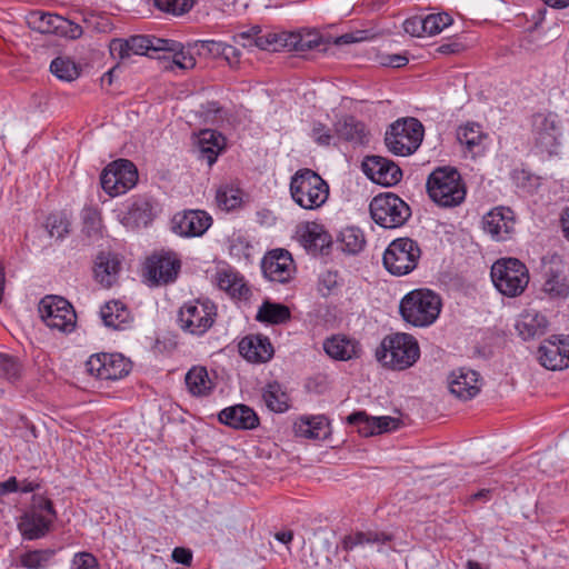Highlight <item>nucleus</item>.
I'll list each match as a JSON object with an SVG mask.
<instances>
[{
    "mask_svg": "<svg viewBox=\"0 0 569 569\" xmlns=\"http://www.w3.org/2000/svg\"><path fill=\"white\" fill-rule=\"evenodd\" d=\"M427 192L440 207L452 208L463 202L466 188L457 169L441 167L435 169L427 179Z\"/></svg>",
    "mask_w": 569,
    "mask_h": 569,
    "instance_id": "nucleus-1",
    "label": "nucleus"
},
{
    "mask_svg": "<svg viewBox=\"0 0 569 569\" xmlns=\"http://www.w3.org/2000/svg\"><path fill=\"white\" fill-rule=\"evenodd\" d=\"M399 310L406 322L428 327L439 317L441 299L429 289H416L401 299Z\"/></svg>",
    "mask_w": 569,
    "mask_h": 569,
    "instance_id": "nucleus-2",
    "label": "nucleus"
},
{
    "mask_svg": "<svg viewBox=\"0 0 569 569\" xmlns=\"http://www.w3.org/2000/svg\"><path fill=\"white\" fill-rule=\"evenodd\" d=\"M292 200L306 210L322 207L329 197L328 183L313 170L299 169L290 180Z\"/></svg>",
    "mask_w": 569,
    "mask_h": 569,
    "instance_id": "nucleus-3",
    "label": "nucleus"
},
{
    "mask_svg": "<svg viewBox=\"0 0 569 569\" xmlns=\"http://www.w3.org/2000/svg\"><path fill=\"white\" fill-rule=\"evenodd\" d=\"M419 357L420 348L416 338L401 332L385 337L377 350L378 360L395 370L410 368Z\"/></svg>",
    "mask_w": 569,
    "mask_h": 569,
    "instance_id": "nucleus-4",
    "label": "nucleus"
},
{
    "mask_svg": "<svg viewBox=\"0 0 569 569\" xmlns=\"http://www.w3.org/2000/svg\"><path fill=\"white\" fill-rule=\"evenodd\" d=\"M423 133V126L418 119H399L388 128L385 143L393 154L409 156L420 147Z\"/></svg>",
    "mask_w": 569,
    "mask_h": 569,
    "instance_id": "nucleus-5",
    "label": "nucleus"
},
{
    "mask_svg": "<svg viewBox=\"0 0 569 569\" xmlns=\"http://www.w3.org/2000/svg\"><path fill=\"white\" fill-rule=\"evenodd\" d=\"M369 210L372 220L386 229L399 228L411 217L409 204L392 192L376 196L370 202Z\"/></svg>",
    "mask_w": 569,
    "mask_h": 569,
    "instance_id": "nucleus-6",
    "label": "nucleus"
},
{
    "mask_svg": "<svg viewBox=\"0 0 569 569\" xmlns=\"http://www.w3.org/2000/svg\"><path fill=\"white\" fill-rule=\"evenodd\" d=\"M490 273L495 287L507 297L519 296L529 282L527 267L516 258L496 261Z\"/></svg>",
    "mask_w": 569,
    "mask_h": 569,
    "instance_id": "nucleus-7",
    "label": "nucleus"
},
{
    "mask_svg": "<svg viewBox=\"0 0 569 569\" xmlns=\"http://www.w3.org/2000/svg\"><path fill=\"white\" fill-rule=\"evenodd\" d=\"M421 257L418 242L411 238H398L390 242L383 253V266L393 276L413 271Z\"/></svg>",
    "mask_w": 569,
    "mask_h": 569,
    "instance_id": "nucleus-8",
    "label": "nucleus"
},
{
    "mask_svg": "<svg viewBox=\"0 0 569 569\" xmlns=\"http://www.w3.org/2000/svg\"><path fill=\"white\" fill-rule=\"evenodd\" d=\"M217 307L210 300H192L186 302L179 310L180 328L188 333L202 336L213 325Z\"/></svg>",
    "mask_w": 569,
    "mask_h": 569,
    "instance_id": "nucleus-9",
    "label": "nucleus"
},
{
    "mask_svg": "<svg viewBox=\"0 0 569 569\" xmlns=\"http://www.w3.org/2000/svg\"><path fill=\"white\" fill-rule=\"evenodd\" d=\"M39 312L44 323L51 329L70 333L76 328V311L63 297L46 296L39 303Z\"/></svg>",
    "mask_w": 569,
    "mask_h": 569,
    "instance_id": "nucleus-10",
    "label": "nucleus"
},
{
    "mask_svg": "<svg viewBox=\"0 0 569 569\" xmlns=\"http://www.w3.org/2000/svg\"><path fill=\"white\" fill-rule=\"evenodd\" d=\"M57 518L53 503L50 499L39 497L32 509L27 512L19 523L24 539L36 540L44 537Z\"/></svg>",
    "mask_w": 569,
    "mask_h": 569,
    "instance_id": "nucleus-11",
    "label": "nucleus"
},
{
    "mask_svg": "<svg viewBox=\"0 0 569 569\" xmlns=\"http://www.w3.org/2000/svg\"><path fill=\"white\" fill-rule=\"evenodd\" d=\"M174 43L166 39L148 36H132L129 39H113L110 44V53L113 58L124 60L131 54L154 57L156 52L173 50Z\"/></svg>",
    "mask_w": 569,
    "mask_h": 569,
    "instance_id": "nucleus-12",
    "label": "nucleus"
},
{
    "mask_svg": "<svg viewBox=\"0 0 569 569\" xmlns=\"http://www.w3.org/2000/svg\"><path fill=\"white\" fill-rule=\"evenodd\" d=\"M144 270V276L151 284L166 286L177 280L181 270V259L174 251H156L147 258Z\"/></svg>",
    "mask_w": 569,
    "mask_h": 569,
    "instance_id": "nucleus-13",
    "label": "nucleus"
},
{
    "mask_svg": "<svg viewBox=\"0 0 569 569\" xmlns=\"http://www.w3.org/2000/svg\"><path fill=\"white\" fill-rule=\"evenodd\" d=\"M87 371L101 380H118L130 372L131 363L119 353H99L86 362Z\"/></svg>",
    "mask_w": 569,
    "mask_h": 569,
    "instance_id": "nucleus-14",
    "label": "nucleus"
},
{
    "mask_svg": "<svg viewBox=\"0 0 569 569\" xmlns=\"http://www.w3.org/2000/svg\"><path fill=\"white\" fill-rule=\"evenodd\" d=\"M365 174L375 183L391 187L402 178V170L392 160L381 156H367L362 161Z\"/></svg>",
    "mask_w": 569,
    "mask_h": 569,
    "instance_id": "nucleus-15",
    "label": "nucleus"
},
{
    "mask_svg": "<svg viewBox=\"0 0 569 569\" xmlns=\"http://www.w3.org/2000/svg\"><path fill=\"white\" fill-rule=\"evenodd\" d=\"M540 363L549 370H562L569 367V336L552 337L545 340L538 349Z\"/></svg>",
    "mask_w": 569,
    "mask_h": 569,
    "instance_id": "nucleus-16",
    "label": "nucleus"
},
{
    "mask_svg": "<svg viewBox=\"0 0 569 569\" xmlns=\"http://www.w3.org/2000/svg\"><path fill=\"white\" fill-rule=\"evenodd\" d=\"M261 269L270 281L286 283L295 271L293 259L288 250L274 249L263 257Z\"/></svg>",
    "mask_w": 569,
    "mask_h": 569,
    "instance_id": "nucleus-17",
    "label": "nucleus"
},
{
    "mask_svg": "<svg viewBox=\"0 0 569 569\" xmlns=\"http://www.w3.org/2000/svg\"><path fill=\"white\" fill-rule=\"evenodd\" d=\"M171 224L181 237H200L212 224V218L203 210H184L173 216Z\"/></svg>",
    "mask_w": 569,
    "mask_h": 569,
    "instance_id": "nucleus-18",
    "label": "nucleus"
},
{
    "mask_svg": "<svg viewBox=\"0 0 569 569\" xmlns=\"http://www.w3.org/2000/svg\"><path fill=\"white\" fill-rule=\"evenodd\" d=\"M532 136L535 147L541 153L552 154L558 144L559 128L555 118L542 113L532 117Z\"/></svg>",
    "mask_w": 569,
    "mask_h": 569,
    "instance_id": "nucleus-19",
    "label": "nucleus"
},
{
    "mask_svg": "<svg viewBox=\"0 0 569 569\" xmlns=\"http://www.w3.org/2000/svg\"><path fill=\"white\" fill-rule=\"evenodd\" d=\"M483 230L497 241H505L515 232L516 218L508 207H498L489 211L482 220Z\"/></svg>",
    "mask_w": 569,
    "mask_h": 569,
    "instance_id": "nucleus-20",
    "label": "nucleus"
},
{
    "mask_svg": "<svg viewBox=\"0 0 569 569\" xmlns=\"http://www.w3.org/2000/svg\"><path fill=\"white\" fill-rule=\"evenodd\" d=\"M218 418L221 423L239 430H252L260 423L256 411L241 403L222 409Z\"/></svg>",
    "mask_w": 569,
    "mask_h": 569,
    "instance_id": "nucleus-21",
    "label": "nucleus"
},
{
    "mask_svg": "<svg viewBox=\"0 0 569 569\" xmlns=\"http://www.w3.org/2000/svg\"><path fill=\"white\" fill-rule=\"evenodd\" d=\"M300 241L303 247L312 254L328 253L332 243L331 236L325 227L317 222H307L299 231Z\"/></svg>",
    "mask_w": 569,
    "mask_h": 569,
    "instance_id": "nucleus-22",
    "label": "nucleus"
},
{
    "mask_svg": "<svg viewBox=\"0 0 569 569\" xmlns=\"http://www.w3.org/2000/svg\"><path fill=\"white\" fill-rule=\"evenodd\" d=\"M449 389L462 400L473 398L479 391V373L471 369L460 368L450 375Z\"/></svg>",
    "mask_w": 569,
    "mask_h": 569,
    "instance_id": "nucleus-23",
    "label": "nucleus"
},
{
    "mask_svg": "<svg viewBox=\"0 0 569 569\" xmlns=\"http://www.w3.org/2000/svg\"><path fill=\"white\" fill-rule=\"evenodd\" d=\"M239 352L251 362H267L273 356L270 339L262 335L244 337L239 342Z\"/></svg>",
    "mask_w": 569,
    "mask_h": 569,
    "instance_id": "nucleus-24",
    "label": "nucleus"
},
{
    "mask_svg": "<svg viewBox=\"0 0 569 569\" xmlns=\"http://www.w3.org/2000/svg\"><path fill=\"white\" fill-rule=\"evenodd\" d=\"M121 262L117 254L111 252H100L94 262V278L104 288L112 287L118 279Z\"/></svg>",
    "mask_w": 569,
    "mask_h": 569,
    "instance_id": "nucleus-25",
    "label": "nucleus"
},
{
    "mask_svg": "<svg viewBox=\"0 0 569 569\" xmlns=\"http://www.w3.org/2000/svg\"><path fill=\"white\" fill-rule=\"evenodd\" d=\"M224 138L221 133L206 129L202 130L198 137V153L201 160H206L208 166L211 167L218 154L223 150Z\"/></svg>",
    "mask_w": 569,
    "mask_h": 569,
    "instance_id": "nucleus-26",
    "label": "nucleus"
},
{
    "mask_svg": "<svg viewBox=\"0 0 569 569\" xmlns=\"http://www.w3.org/2000/svg\"><path fill=\"white\" fill-rule=\"evenodd\" d=\"M100 317L106 327L116 330L126 329L132 320L129 309L119 300L106 302L100 309Z\"/></svg>",
    "mask_w": 569,
    "mask_h": 569,
    "instance_id": "nucleus-27",
    "label": "nucleus"
},
{
    "mask_svg": "<svg viewBox=\"0 0 569 569\" xmlns=\"http://www.w3.org/2000/svg\"><path fill=\"white\" fill-rule=\"evenodd\" d=\"M487 138L488 136L482 131L481 126L476 122H468L457 130V140L466 147V150L472 157L483 152Z\"/></svg>",
    "mask_w": 569,
    "mask_h": 569,
    "instance_id": "nucleus-28",
    "label": "nucleus"
},
{
    "mask_svg": "<svg viewBox=\"0 0 569 569\" xmlns=\"http://www.w3.org/2000/svg\"><path fill=\"white\" fill-rule=\"evenodd\" d=\"M336 134L355 144L368 142V132L363 122L357 120L353 116H345L335 123Z\"/></svg>",
    "mask_w": 569,
    "mask_h": 569,
    "instance_id": "nucleus-29",
    "label": "nucleus"
},
{
    "mask_svg": "<svg viewBox=\"0 0 569 569\" xmlns=\"http://www.w3.org/2000/svg\"><path fill=\"white\" fill-rule=\"evenodd\" d=\"M323 350L330 358L340 361H348L356 358L359 352L357 341L346 336H332L326 339Z\"/></svg>",
    "mask_w": 569,
    "mask_h": 569,
    "instance_id": "nucleus-30",
    "label": "nucleus"
},
{
    "mask_svg": "<svg viewBox=\"0 0 569 569\" xmlns=\"http://www.w3.org/2000/svg\"><path fill=\"white\" fill-rule=\"evenodd\" d=\"M328 420L325 416L301 417L295 422L296 436L307 439H323L328 433Z\"/></svg>",
    "mask_w": 569,
    "mask_h": 569,
    "instance_id": "nucleus-31",
    "label": "nucleus"
},
{
    "mask_svg": "<svg viewBox=\"0 0 569 569\" xmlns=\"http://www.w3.org/2000/svg\"><path fill=\"white\" fill-rule=\"evenodd\" d=\"M27 23L32 30L40 33L58 34L61 29L60 23H66V19L59 14L36 10L28 14Z\"/></svg>",
    "mask_w": 569,
    "mask_h": 569,
    "instance_id": "nucleus-32",
    "label": "nucleus"
},
{
    "mask_svg": "<svg viewBox=\"0 0 569 569\" xmlns=\"http://www.w3.org/2000/svg\"><path fill=\"white\" fill-rule=\"evenodd\" d=\"M113 169L119 187V194L126 193L129 189L133 188L138 181V171L136 166L127 159H119L110 163Z\"/></svg>",
    "mask_w": 569,
    "mask_h": 569,
    "instance_id": "nucleus-33",
    "label": "nucleus"
},
{
    "mask_svg": "<svg viewBox=\"0 0 569 569\" xmlns=\"http://www.w3.org/2000/svg\"><path fill=\"white\" fill-rule=\"evenodd\" d=\"M188 390L193 396H207L213 388V383L208 376V371L204 367L196 366L192 367L186 375L184 378Z\"/></svg>",
    "mask_w": 569,
    "mask_h": 569,
    "instance_id": "nucleus-34",
    "label": "nucleus"
},
{
    "mask_svg": "<svg viewBox=\"0 0 569 569\" xmlns=\"http://www.w3.org/2000/svg\"><path fill=\"white\" fill-rule=\"evenodd\" d=\"M391 540V536L386 532L378 531H357L348 535L342 539L341 546L346 551H351L356 547L372 545V543H386Z\"/></svg>",
    "mask_w": 569,
    "mask_h": 569,
    "instance_id": "nucleus-35",
    "label": "nucleus"
},
{
    "mask_svg": "<svg viewBox=\"0 0 569 569\" xmlns=\"http://www.w3.org/2000/svg\"><path fill=\"white\" fill-rule=\"evenodd\" d=\"M262 398L266 406L274 412H284L289 408V397L277 381L267 385Z\"/></svg>",
    "mask_w": 569,
    "mask_h": 569,
    "instance_id": "nucleus-36",
    "label": "nucleus"
},
{
    "mask_svg": "<svg viewBox=\"0 0 569 569\" xmlns=\"http://www.w3.org/2000/svg\"><path fill=\"white\" fill-rule=\"evenodd\" d=\"M291 317L290 310L287 306L264 301L259 308L257 320L260 322H268L272 325H280L287 322Z\"/></svg>",
    "mask_w": 569,
    "mask_h": 569,
    "instance_id": "nucleus-37",
    "label": "nucleus"
},
{
    "mask_svg": "<svg viewBox=\"0 0 569 569\" xmlns=\"http://www.w3.org/2000/svg\"><path fill=\"white\" fill-rule=\"evenodd\" d=\"M545 283L542 290L551 298H563L569 292V287L565 276L549 268L545 273Z\"/></svg>",
    "mask_w": 569,
    "mask_h": 569,
    "instance_id": "nucleus-38",
    "label": "nucleus"
},
{
    "mask_svg": "<svg viewBox=\"0 0 569 569\" xmlns=\"http://www.w3.org/2000/svg\"><path fill=\"white\" fill-rule=\"evenodd\" d=\"M239 39L243 40V47H258L262 50L278 51L280 43L278 37L274 33H261L260 30L256 31L253 36L250 33L242 32L238 36Z\"/></svg>",
    "mask_w": 569,
    "mask_h": 569,
    "instance_id": "nucleus-39",
    "label": "nucleus"
},
{
    "mask_svg": "<svg viewBox=\"0 0 569 569\" xmlns=\"http://www.w3.org/2000/svg\"><path fill=\"white\" fill-rule=\"evenodd\" d=\"M339 242L342 251L356 254L363 249L366 239L359 228L348 227L340 232Z\"/></svg>",
    "mask_w": 569,
    "mask_h": 569,
    "instance_id": "nucleus-40",
    "label": "nucleus"
},
{
    "mask_svg": "<svg viewBox=\"0 0 569 569\" xmlns=\"http://www.w3.org/2000/svg\"><path fill=\"white\" fill-rule=\"evenodd\" d=\"M321 40L319 32L315 30H303L291 33L287 46L292 47L296 51L303 52L318 48L321 44Z\"/></svg>",
    "mask_w": 569,
    "mask_h": 569,
    "instance_id": "nucleus-41",
    "label": "nucleus"
},
{
    "mask_svg": "<svg viewBox=\"0 0 569 569\" xmlns=\"http://www.w3.org/2000/svg\"><path fill=\"white\" fill-rule=\"evenodd\" d=\"M547 328V320L543 316H527L519 323L518 329L525 339L540 336Z\"/></svg>",
    "mask_w": 569,
    "mask_h": 569,
    "instance_id": "nucleus-42",
    "label": "nucleus"
},
{
    "mask_svg": "<svg viewBox=\"0 0 569 569\" xmlns=\"http://www.w3.org/2000/svg\"><path fill=\"white\" fill-rule=\"evenodd\" d=\"M241 192L232 186H221L216 193L218 206L227 211L233 210L241 204Z\"/></svg>",
    "mask_w": 569,
    "mask_h": 569,
    "instance_id": "nucleus-43",
    "label": "nucleus"
},
{
    "mask_svg": "<svg viewBox=\"0 0 569 569\" xmlns=\"http://www.w3.org/2000/svg\"><path fill=\"white\" fill-rule=\"evenodd\" d=\"M347 421L349 425L357 427L362 437L377 435L376 417H370L365 411L352 412L348 416Z\"/></svg>",
    "mask_w": 569,
    "mask_h": 569,
    "instance_id": "nucleus-44",
    "label": "nucleus"
},
{
    "mask_svg": "<svg viewBox=\"0 0 569 569\" xmlns=\"http://www.w3.org/2000/svg\"><path fill=\"white\" fill-rule=\"evenodd\" d=\"M50 71L57 78L64 81H72L79 76L76 64L71 60L63 58L53 59L50 64Z\"/></svg>",
    "mask_w": 569,
    "mask_h": 569,
    "instance_id": "nucleus-45",
    "label": "nucleus"
},
{
    "mask_svg": "<svg viewBox=\"0 0 569 569\" xmlns=\"http://www.w3.org/2000/svg\"><path fill=\"white\" fill-rule=\"evenodd\" d=\"M21 365L17 358L0 353V376L9 382H16L21 377Z\"/></svg>",
    "mask_w": 569,
    "mask_h": 569,
    "instance_id": "nucleus-46",
    "label": "nucleus"
},
{
    "mask_svg": "<svg viewBox=\"0 0 569 569\" xmlns=\"http://www.w3.org/2000/svg\"><path fill=\"white\" fill-rule=\"evenodd\" d=\"M194 4V0H154V6L167 13L181 16L188 12Z\"/></svg>",
    "mask_w": 569,
    "mask_h": 569,
    "instance_id": "nucleus-47",
    "label": "nucleus"
},
{
    "mask_svg": "<svg viewBox=\"0 0 569 569\" xmlns=\"http://www.w3.org/2000/svg\"><path fill=\"white\" fill-rule=\"evenodd\" d=\"M46 227L51 237H56L57 239L63 238L70 231V222L62 214H50L47 218Z\"/></svg>",
    "mask_w": 569,
    "mask_h": 569,
    "instance_id": "nucleus-48",
    "label": "nucleus"
},
{
    "mask_svg": "<svg viewBox=\"0 0 569 569\" xmlns=\"http://www.w3.org/2000/svg\"><path fill=\"white\" fill-rule=\"evenodd\" d=\"M452 23V18L443 12L429 14L425 18L426 34L433 36L440 33L446 27Z\"/></svg>",
    "mask_w": 569,
    "mask_h": 569,
    "instance_id": "nucleus-49",
    "label": "nucleus"
},
{
    "mask_svg": "<svg viewBox=\"0 0 569 569\" xmlns=\"http://www.w3.org/2000/svg\"><path fill=\"white\" fill-rule=\"evenodd\" d=\"M169 42L176 44L173 50H169L170 52L173 53L172 54L173 64H176L177 67H179L180 69H183V70L192 69L196 66V59L190 53V51L186 50L179 42L171 41V40H169Z\"/></svg>",
    "mask_w": 569,
    "mask_h": 569,
    "instance_id": "nucleus-50",
    "label": "nucleus"
},
{
    "mask_svg": "<svg viewBox=\"0 0 569 569\" xmlns=\"http://www.w3.org/2000/svg\"><path fill=\"white\" fill-rule=\"evenodd\" d=\"M53 553L51 550H32L21 556V565L24 568L38 569Z\"/></svg>",
    "mask_w": 569,
    "mask_h": 569,
    "instance_id": "nucleus-51",
    "label": "nucleus"
},
{
    "mask_svg": "<svg viewBox=\"0 0 569 569\" xmlns=\"http://www.w3.org/2000/svg\"><path fill=\"white\" fill-rule=\"evenodd\" d=\"M111 164L109 163L100 174V183L102 189L111 197L119 196V187H117V179L112 172Z\"/></svg>",
    "mask_w": 569,
    "mask_h": 569,
    "instance_id": "nucleus-52",
    "label": "nucleus"
},
{
    "mask_svg": "<svg viewBox=\"0 0 569 569\" xmlns=\"http://www.w3.org/2000/svg\"><path fill=\"white\" fill-rule=\"evenodd\" d=\"M73 569H99L98 559L87 551L77 552L72 559Z\"/></svg>",
    "mask_w": 569,
    "mask_h": 569,
    "instance_id": "nucleus-53",
    "label": "nucleus"
},
{
    "mask_svg": "<svg viewBox=\"0 0 569 569\" xmlns=\"http://www.w3.org/2000/svg\"><path fill=\"white\" fill-rule=\"evenodd\" d=\"M403 30L413 37L426 34L425 18L412 17L403 22Z\"/></svg>",
    "mask_w": 569,
    "mask_h": 569,
    "instance_id": "nucleus-54",
    "label": "nucleus"
},
{
    "mask_svg": "<svg viewBox=\"0 0 569 569\" xmlns=\"http://www.w3.org/2000/svg\"><path fill=\"white\" fill-rule=\"evenodd\" d=\"M200 113L213 122L222 119V108L217 101H208L201 104Z\"/></svg>",
    "mask_w": 569,
    "mask_h": 569,
    "instance_id": "nucleus-55",
    "label": "nucleus"
},
{
    "mask_svg": "<svg viewBox=\"0 0 569 569\" xmlns=\"http://www.w3.org/2000/svg\"><path fill=\"white\" fill-rule=\"evenodd\" d=\"M400 420L389 416L376 417L377 435L398 429Z\"/></svg>",
    "mask_w": 569,
    "mask_h": 569,
    "instance_id": "nucleus-56",
    "label": "nucleus"
},
{
    "mask_svg": "<svg viewBox=\"0 0 569 569\" xmlns=\"http://www.w3.org/2000/svg\"><path fill=\"white\" fill-rule=\"evenodd\" d=\"M61 29H59L58 34L63 36L70 39H78L82 36V28L66 19V23H60Z\"/></svg>",
    "mask_w": 569,
    "mask_h": 569,
    "instance_id": "nucleus-57",
    "label": "nucleus"
},
{
    "mask_svg": "<svg viewBox=\"0 0 569 569\" xmlns=\"http://www.w3.org/2000/svg\"><path fill=\"white\" fill-rule=\"evenodd\" d=\"M312 137L320 146H329L332 138L330 130L322 123H318L313 127Z\"/></svg>",
    "mask_w": 569,
    "mask_h": 569,
    "instance_id": "nucleus-58",
    "label": "nucleus"
},
{
    "mask_svg": "<svg viewBox=\"0 0 569 569\" xmlns=\"http://www.w3.org/2000/svg\"><path fill=\"white\" fill-rule=\"evenodd\" d=\"M319 284L328 290V292L336 289L339 284L338 271L327 270L320 274Z\"/></svg>",
    "mask_w": 569,
    "mask_h": 569,
    "instance_id": "nucleus-59",
    "label": "nucleus"
},
{
    "mask_svg": "<svg viewBox=\"0 0 569 569\" xmlns=\"http://www.w3.org/2000/svg\"><path fill=\"white\" fill-rule=\"evenodd\" d=\"M224 42L216 40H203L200 41V49L213 57H221L224 49Z\"/></svg>",
    "mask_w": 569,
    "mask_h": 569,
    "instance_id": "nucleus-60",
    "label": "nucleus"
},
{
    "mask_svg": "<svg viewBox=\"0 0 569 569\" xmlns=\"http://www.w3.org/2000/svg\"><path fill=\"white\" fill-rule=\"evenodd\" d=\"M171 558L177 563L190 566L192 563V551L188 548L176 547L172 551Z\"/></svg>",
    "mask_w": 569,
    "mask_h": 569,
    "instance_id": "nucleus-61",
    "label": "nucleus"
},
{
    "mask_svg": "<svg viewBox=\"0 0 569 569\" xmlns=\"http://www.w3.org/2000/svg\"><path fill=\"white\" fill-rule=\"evenodd\" d=\"M237 272L232 270H221L217 273V282L221 290L228 292L232 288V282L236 281Z\"/></svg>",
    "mask_w": 569,
    "mask_h": 569,
    "instance_id": "nucleus-62",
    "label": "nucleus"
},
{
    "mask_svg": "<svg viewBox=\"0 0 569 569\" xmlns=\"http://www.w3.org/2000/svg\"><path fill=\"white\" fill-rule=\"evenodd\" d=\"M250 290L243 282V279L239 277V274H236V281L232 282V288L228 290V293L232 296L233 298H247Z\"/></svg>",
    "mask_w": 569,
    "mask_h": 569,
    "instance_id": "nucleus-63",
    "label": "nucleus"
},
{
    "mask_svg": "<svg viewBox=\"0 0 569 569\" xmlns=\"http://www.w3.org/2000/svg\"><path fill=\"white\" fill-rule=\"evenodd\" d=\"M82 220L86 226L97 230L100 222L99 211L92 207L84 208L82 211Z\"/></svg>",
    "mask_w": 569,
    "mask_h": 569,
    "instance_id": "nucleus-64",
    "label": "nucleus"
}]
</instances>
